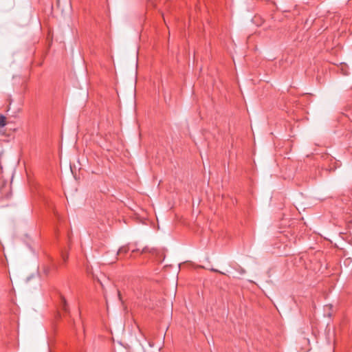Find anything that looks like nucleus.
<instances>
[{"instance_id":"obj_6","label":"nucleus","mask_w":352,"mask_h":352,"mask_svg":"<svg viewBox=\"0 0 352 352\" xmlns=\"http://www.w3.org/2000/svg\"><path fill=\"white\" fill-rule=\"evenodd\" d=\"M213 270V271H214V272H219L218 270Z\"/></svg>"},{"instance_id":"obj_1","label":"nucleus","mask_w":352,"mask_h":352,"mask_svg":"<svg viewBox=\"0 0 352 352\" xmlns=\"http://www.w3.org/2000/svg\"><path fill=\"white\" fill-rule=\"evenodd\" d=\"M6 124V118L4 116L0 114V128L5 126Z\"/></svg>"},{"instance_id":"obj_4","label":"nucleus","mask_w":352,"mask_h":352,"mask_svg":"<svg viewBox=\"0 0 352 352\" xmlns=\"http://www.w3.org/2000/svg\"><path fill=\"white\" fill-rule=\"evenodd\" d=\"M62 257H63V259L64 261H66V260L67 259V256H66V255L63 254Z\"/></svg>"},{"instance_id":"obj_2","label":"nucleus","mask_w":352,"mask_h":352,"mask_svg":"<svg viewBox=\"0 0 352 352\" xmlns=\"http://www.w3.org/2000/svg\"><path fill=\"white\" fill-rule=\"evenodd\" d=\"M61 307L64 311H65V312L68 311L67 304L66 300L64 298H63L62 300H61Z\"/></svg>"},{"instance_id":"obj_5","label":"nucleus","mask_w":352,"mask_h":352,"mask_svg":"<svg viewBox=\"0 0 352 352\" xmlns=\"http://www.w3.org/2000/svg\"><path fill=\"white\" fill-rule=\"evenodd\" d=\"M349 260H350V258H346V259L344 260V263H346L348 261H349Z\"/></svg>"},{"instance_id":"obj_3","label":"nucleus","mask_w":352,"mask_h":352,"mask_svg":"<svg viewBox=\"0 0 352 352\" xmlns=\"http://www.w3.org/2000/svg\"><path fill=\"white\" fill-rule=\"evenodd\" d=\"M129 250V247L122 246L118 250V254L126 253Z\"/></svg>"}]
</instances>
